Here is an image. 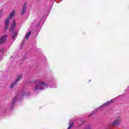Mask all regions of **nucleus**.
<instances>
[{"instance_id":"obj_1","label":"nucleus","mask_w":129,"mask_h":129,"mask_svg":"<svg viewBox=\"0 0 129 129\" xmlns=\"http://www.w3.org/2000/svg\"><path fill=\"white\" fill-rule=\"evenodd\" d=\"M35 83L36 84L34 88L36 91H37V90H43L48 87L47 84L44 83L43 82H41L40 80H36Z\"/></svg>"},{"instance_id":"obj_2","label":"nucleus","mask_w":129,"mask_h":129,"mask_svg":"<svg viewBox=\"0 0 129 129\" xmlns=\"http://www.w3.org/2000/svg\"><path fill=\"white\" fill-rule=\"evenodd\" d=\"M112 103V100H111L108 102L104 103V104L102 105L100 107L96 108V111H98V110H102V107H104V106H107L109 104Z\"/></svg>"},{"instance_id":"obj_3","label":"nucleus","mask_w":129,"mask_h":129,"mask_svg":"<svg viewBox=\"0 0 129 129\" xmlns=\"http://www.w3.org/2000/svg\"><path fill=\"white\" fill-rule=\"evenodd\" d=\"M22 77H23V75H20L18 76V77L17 78V79L16 80L15 82L12 83L11 85H10V88H13L14 86H15V85H17V83L19 81V80H20V79H22Z\"/></svg>"},{"instance_id":"obj_4","label":"nucleus","mask_w":129,"mask_h":129,"mask_svg":"<svg viewBox=\"0 0 129 129\" xmlns=\"http://www.w3.org/2000/svg\"><path fill=\"white\" fill-rule=\"evenodd\" d=\"M16 21L14 20L12 23L11 24L10 28V32H11L12 33H14V31H15L14 30L15 28L16 27Z\"/></svg>"},{"instance_id":"obj_5","label":"nucleus","mask_w":129,"mask_h":129,"mask_svg":"<svg viewBox=\"0 0 129 129\" xmlns=\"http://www.w3.org/2000/svg\"><path fill=\"white\" fill-rule=\"evenodd\" d=\"M119 123H120V118H117L112 123V124L113 125H118Z\"/></svg>"},{"instance_id":"obj_6","label":"nucleus","mask_w":129,"mask_h":129,"mask_svg":"<svg viewBox=\"0 0 129 129\" xmlns=\"http://www.w3.org/2000/svg\"><path fill=\"white\" fill-rule=\"evenodd\" d=\"M8 36L7 35H3L1 37L0 39V44H4L5 42H6V40L7 39V37Z\"/></svg>"},{"instance_id":"obj_7","label":"nucleus","mask_w":129,"mask_h":129,"mask_svg":"<svg viewBox=\"0 0 129 129\" xmlns=\"http://www.w3.org/2000/svg\"><path fill=\"white\" fill-rule=\"evenodd\" d=\"M9 25H10V20H9V18H8L5 21V31H6L9 29Z\"/></svg>"},{"instance_id":"obj_8","label":"nucleus","mask_w":129,"mask_h":129,"mask_svg":"<svg viewBox=\"0 0 129 129\" xmlns=\"http://www.w3.org/2000/svg\"><path fill=\"white\" fill-rule=\"evenodd\" d=\"M26 10H27V3H25L23 6L22 11L21 12L22 15H24L26 13Z\"/></svg>"},{"instance_id":"obj_9","label":"nucleus","mask_w":129,"mask_h":129,"mask_svg":"<svg viewBox=\"0 0 129 129\" xmlns=\"http://www.w3.org/2000/svg\"><path fill=\"white\" fill-rule=\"evenodd\" d=\"M12 33L14 34V35L12 36V40H16V38H17V30H15L13 32H12Z\"/></svg>"},{"instance_id":"obj_10","label":"nucleus","mask_w":129,"mask_h":129,"mask_svg":"<svg viewBox=\"0 0 129 129\" xmlns=\"http://www.w3.org/2000/svg\"><path fill=\"white\" fill-rule=\"evenodd\" d=\"M16 13L15 10L12 11V12L10 14L9 18V19H13L14 18V16H15V14Z\"/></svg>"},{"instance_id":"obj_11","label":"nucleus","mask_w":129,"mask_h":129,"mask_svg":"<svg viewBox=\"0 0 129 129\" xmlns=\"http://www.w3.org/2000/svg\"><path fill=\"white\" fill-rule=\"evenodd\" d=\"M19 95H20V93H19L18 95L16 97H15V98L13 99L12 103V105H14L15 102H16V100H17Z\"/></svg>"},{"instance_id":"obj_12","label":"nucleus","mask_w":129,"mask_h":129,"mask_svg":"<svg viewBox=\"0 0 129 129\" xmlns=\"http://www.w3.org/2000/svg\"><path fill=\"white\" fill-rule=\"evenodd\" d=\"M33 24L37 25V27H39V25H40V22H39L38 20H35L33 22Z\"/></svg>"},{"instance_id":"obj_13","label":"nucleus","mask_w":129,"mask_h":129,"mask_svg":"<svg viewBox=\"0 0 129 129\" xmlns=\"http://www.w3.org/2000/svg\"><path fill=\"white\" fill-rule=\"evenodd\" d=\"M31 34H32V32L31 31H29L28 33H26L25 35V39H28L30 37Z\"/></svg>"},{"instance_id":"obj_14","label":"nucleus","mask_w":129,"mask_h":129,"mask_svg":"<svg viewBox=\"0 0 129 129\" xmlns=\"http://www.w3.org/2000/svg\"><path fill=\"white\" fill-rule=\"evenodd\" d=\"M86 129H91V126L89 125L86 127Z\"/></svg>"},{"instance_id":"obj_15","label":"nucleus","mask_w":129,"mask_h":129,"mask_svg":"<svg viewBox=\"0 0 129 129\" xmlns=\"http://www.w3.org/2000/svg\"><path fill=\"white\" fill-rule=\"evenodd\" d=\"M80 122H81V123H78V124H79L80 125H81V123H84V122H83V121H82V120H80Z\"/></svg>"},{"instance_id":"obj_16","label":"nucleus","mask_w":129,"mask_h":129,"mask_svg":"<svg viewBox=\"0 0 129 129\" xmlns=\"http://www.w3.org/2000/svg\"><path fill=\"white\" fill-rule=\"evenodd\" d=\"M56 88V86H54L53 87H51V88Z\"/></svg>"},{"instance_id":"obj_17","label":"nucleus","mask_w":129,"mask_h":129,"mask_svg":"<svg viewBox=\"0 0 129 129\" xmlns=\"http://www.w3.org/2000/svg\"><path fill=\"white\" fill-rule=\"evenodd\" d=\"M25 95L24 94H22V96H24Z\"/></svg>"},{"instance_id":"obj_18","label":"nucleus","mask_w":129,"mask_h":129,"mask_svg":"<svg viewBox=\"0 0 129 129\" xmlns=\"http://www.w3.org/2000/svg\"><path fill=\"white\" fill-rule=\"evenodd\" d=\"M90 81H91V80H89V82H90Z\"/></svg>"}]
</instances>
